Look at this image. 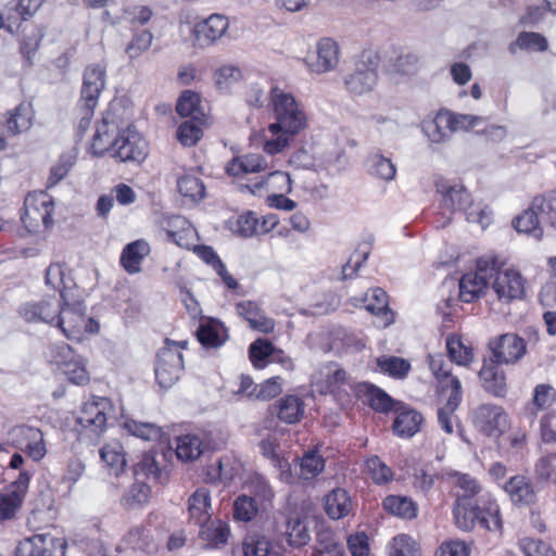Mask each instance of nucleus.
Instances as JSON below:
<instances>
[{"label": "nucleus", "instance_id": "nucleus-1", "mask_svg": "<svg viewBox=\"0 0 556 556\" xmlns=\"http://www.w3.org/2000/svg\"><path fill=\"white\" fill-rule=\"evenodd\" d=\"M459 486L471 495L458 496L453 504L452 514L456 528L464 532L475 531L477 528L489 532H501L503 520L500 505L494 498H473L480 491L479 484L469 475H462Z\"/></svg>", "mask_w": 556, "mask_h": 556}, {"label": "nucleus", "instance_id": "nucleus-2", "mask_svg": "<svg viewBox=\"0 0 556 556\" xmlns=\"http://www.w3.org/2000/svg\"><path fill=\"white\" fill-rule=\"evenodd\" d=\"M92 140L93 149L101 153L112 151L121 162L141 163L148 156V142L134 126H124L113 109L103 115Z\"/></svg>", "mask_w": 556, "mask_h": 556}, {"label": "nucleus", "instance_id": "nucleus-3", "mask_svg": "<svg viewBox=\"0 0 556 556\" xmlns=\"http://www.w3.org/2000/svg\"><path fill=\"white\" fill-rule=\"evenodd\" d=\"M308 127L304 104L291 92L280 90V152Z\"/></svg>", "mask_w": 556, "mask_h": 556}, {"label": "nucleus", "instance_id": "nucleus-4", "mask_svg": "<svg viewBox=\"0 0 556 556\" xmlns=\"http://www.w3.org/2000/svg\"><path fill=\"white\" fill-rule=\"evenodd\" d=\"M114 414V405L109 397L92 395L81 406L78 425L85 433H89L90 440H99L104 433L108 420Z\"/></svg>", "mask_w": 556, "mask_h": 556}, {"label": "nucleus", "instance_id": "nucleus-5", "mask_svg": "<svg viewBox=\"0 0 556 556\" xmlns=\"http://www.w3.org/2000/svg\"><path fill=\"white\" fill-rule=\"evenodd\" d=\"M379 64L380 58L376 52L363 51L354 71L344 78L346 89L354 94L371 91L378 81Z\"/></svg>", "mask_w": 556, "mask_h": 556}, {"label": "nucleus", "instance_id": "nucleus-6", "mask_svg": "<svg viewBox=\"0 0 556 556\" xmlns=\"http://www.w3.org/2000/svg\"><path fill=\"white\" fill-rule=\"evenodd\" d=\"M35 469H21L17 478L0 491V522L11 521L21 511Z\"/></svg>", "mask_w": 556, "mask_h": 556}, {"label": "nucleus", "instance_id": "nucleus-7", "mask_svg": "<svg viewBox=\"0 0 556 556\" xmlns=\"http://www.w3.org/2000/svg\"><path fill=\"white\" fill-rule=\"evenodd\" d=\"M166 345L156 354L154 374L156 382L163 389L172 388L184 370V357L178 343L166 339Z\"/></svg>", "mask_w": 556, "mask_h": 556}, {"label": "nucleus", "instance_id": "nucleus-8", "mask_svg": "<svg viewBox=\"0 0 556 556\" xmlns=\"http://www.w3.org/2000/svg\"><path fill=\"white\" fill-rule=\"evenodd\" d=\"M86 305L81 300L71 301L62 291L61 308L55 326L70 340H80L84 334Z\"/></svg>", "mask_w": 556, "mask_h": 556}, {"label": "nucleus", "instance_id": "nucleus-9", "mask_svg": "<svg viewBox=\"0 0 556 556\" xmlns=\"http://www.w3.org/2000/svg\"><path fill=\"white\" fill-rule=\"evenodd\" d=\"M475 428L490 438L501 437L508 427V416L502 406L481 404L472 412Z\"/></svg>", "mask_w": 556, "mask_h": 556}, {"label": "nucleus", "instance_id": "nucleus-10", "mask_svg": "<svg viewBox=\"0 0 556 556\" xmlns=\"http://www.w3.org/2000/svg\"><path fill=\"white\" fill-rule=\"evenodd\" d=\"M491 361L497 364H515L527 352V343L522 337L514 332L503 333L489 342Z\"/></svg>", "mask_w": 556, "mask_h": 556}, {"label": "nucleus", "instance_id": "nucleus-11", "mask_svg": "<svg viewBox=\"0 0 556 556\" xmlns=\"http://www.w3.org/2000/svg\"><path fill=\"white\" fill-rule=\"evenodd\" d=\"M351 389L354 396L375 413L388 415L400 404L399 400L392 397L382 388L368 381L355 382Z\"/></svg>", "mask_w": 556, "mask_h": 556}, {"label": "nucleus", "instance_id": "nucleus-12", "mask_svg": "<svg viewBox=\"0 0 556 556\" xmlns=\"http://www.w3.org/2000/svg\"><path fill=\"white\" fill-rule=\"evenodd\" d=\"M66 543L49 534H37L20 542L15 556H64Z\"/></svg>", "mask_w": 556, "mask_h": 556}, {"label": "nucleus", "instance_id": "nucleus-13", "mask_svg": "<svg viewBox=\"0 0 556 556\" xmlns=\"http://www.w3.org/2000/svg\"><path fill=\"white\" fill-rule=\"evenodd\" d=\"M437 192L442 195V208L454 213L456 211L466 212L472 207L471 194L468 190L458 184H451L444 177L435 179Z\"/></svg>", "mask_w": 556, "mask_h": 556}, {"label": "nucleus", "instance_id": "nucleus-14", "mask_svg": "<svg viewBox=\"0 0 556 556\" xmlns=\"http://www.w3.org/2000/svg\"><path fill=\"white\" fill-rule=\"evenodd\" d=\"M61 300L55 295L37 302H27L20 307V315L28 323H46L55 326Z\"/></svg>", "mask_w": 556, "mask_h": 556}, {"label": "nucleus", "instance_id": "nucleus-15", "mask_svg": "<svg viewBox=\"0 0 556 556\" xmlns=\"http://www.w3.org/2000/svg\"><path fill=\"white\" fill-rule=\"evenodd\" d=\"M492 289L500 301L510 303L525 296V280L515 269L502 270L493 280Z\"/></svg>", "mask_w": 556, "mask_h": 556}, {"label": "nucleus", "instance_id": "nucleus-16", "mask_svg": "<svg viewBox=\"0 0 556 556\" xmlns=\"http://www.w3.org/2000/svg\"><path fill=\"white\" fill-rule=\"evenodd\" d=\"M392 413L395 414L392 430L396 437L409 439L419 432L425 420L420 412L400 401Z\"/></svg>", "mask_w": 556, "mask_h": 556}, {"label": "nucleus", "instance_id": "nucleus-17", "mask_svg": "<svg viewBox=\"0 0 556 556\" xmlns=\"http://www.w3.org/2000/svg\"><path fill=\"white\" fill-rule=\"evenodd\" d=\"M229 22L222 14H212L206 20L199 22L193 27L195 45L204 48L214 43L228 29Z\"/></svg>", "mask_w": 556, "mask_h": 556}, {"label": "nucleus", "instance_id": "nucleus-18", "mask_svg": "<svg viewBox=\"0 0 556 556\" xmlns=\"http://www.w3.org/2000/svg\"><path fill=\"white\" fill-rule=\"evenodd\" d=\"M104 65L92 64L85 68L79 102L98 105V99L105 86Z\"/></svg>", "mask_w": 556, "mask_h": 556}, {"label": "nucleus", "instance_id": "nucleus-19", "mask_svg": "<svg viewBox=\"0 0 556 556\" xmlns=\"http://www.w3.org/2000/svg\"><path fill=\"white\" fill-rule=\"evenodd\" d=\"M20 438V448L34 462L41 460L46 454V443L40 429L29 426H21L14 430Z\"/></svg>", "mask_w": 556, "mask_h": 556}, {"label": "nucleus", "instance_id": "nucleus-20", "mask_svg": "<svg viewBox=\"0 0 556 556\" xmlns=\"http://www.w3.org/2000/svg\"><path fill=\"white\" fill-rule=\"evenodd\" d=\"M502 364H497L491 358L484 359L483 366L479 371V378L482 381L483 389L495 397H505L507 393L506 377Z\"/></svg>", "mask_w": 556, "mask_h": 556}, {"label": "nucleus", "instance_id": "nucleus-21", "mask_svg": "<svg viewBox=\"0 0 556 556\" xmlns=\"http://www.w3.org/2000/svg\"><path fill=\"white\" fill-rule=\"evenodd\" d=\"M275 416H278V401L270 404L268 407V417L265 419V428L269 431L264 435L258 444L260 453L270 459L276 467L278 465V454L276 452L278 442V421L275 420Z\"/></svg>", "mask_w": 556, "mask_h": 556}, {"label": "nucleus", "instance_id": "nucleus-22", "mask_svg": "<svg viewBox=\"0 0 556 556\" xmlns=\"http://www.w3.org/2000/svg\"><path fill=\"white\" fill-rule=\"evenodd\" d=\"M237 313L243 317L254 330L268 333L275 328V320L267 317L253 301H241L236 305Z\"/></svg>", "mask_w": 556, "mask_h": 556}, {"label": "nucleus", "instance_id": "nucleus-23", "mask_svg": "<svg viewBox=\"0 0 556 556\" xmlns=\"http://www.w3.org/2000/svg\"><path fill=\"white\" fill-rule=\"evenodd\" d=\"M504 490L516 505L530 506L535 503L536 494L530 480L525 476H514L508 479Z\"/></svg>", "mask_w": 556, "mask_h": 556}, {"label": "nucleus", "instance_id": "nucleus-24", "mask_svg": "<svg viewBox=\"0 0 556 556\" xmlns=\"http://www.w3.org/2000/svg\"><path fill=\"white\" fill-rule=\"evenodd\" d=\"M352 500L343 488H334L324 497V508L329 518L339 520L349 515Z\"/></svg>", "mask_w": 556, "mask_h": 556}, {"label": "nucleus", "instance_id": "nucleus-25", "mask_svg": "<svg viewBox=\"0 0 556 556\" xmlns=\"http://www.w3.org/2000/svg\"><path fill=\"white\" fill-rule=\"evenodd\" d=\"M490 282L483 279L479 273L469 271L462 276L459 287V300L464 303H472L484 295Z\"/></svg>", "mask_w": 556, "mask_h": 556}, {"label": "nucleus", "instance_id": "nucleus-26", "mask_svg": "<svg viewBox=\"0 0 556 556\" xmlns=\"http://www.w3.org/2000/svg\"><path fill=\"white\" fill-rule=\"evenodd\" d=\"M150 253V245L144 240H136L125 245L121 254V265L130 274L141 271V262Z\"/></svg>", "mask_w": 556, "mask_h": 556}, {"label": "nucleus", "instance_id": "nucleus-27", "mask_svg": "<svg viewBox=\"0 0 556 556\" xmlns=\"http://www.w3.org/2000/svg\"><path fill=\"white\" fill-rule=\"evenodd\" d=\"M62 350L64 352L63 371L68 381L77 386L87 384L90 377L86 369L84 359L76 357L68 344H63Z\"/></svg>", "mask_w": 556, "mask_h": 556}, {"label": "nucleus", "instance_id": "nucleus-28", "mask_svg": "<svg viewBox=\"0 0 556 556\" xmlns=\"http://www.w3.org/2000/svg\"><path fill=\"white\" fill-rule=\"evenodd\" d=\"M543 223L539 210L534 207V200L529 208L517 215L513 220V227L517 232L531 235L533 238L540 240L543 237Z\"/></svg>", "mask_w": 556, "mask_h": 556}, {"label": "nucleus", "instance_id": "nucleus-29", "mask_svg": "<svg viewBox=\"0 0 556 556\" xmlns=\"http://www.w3.org/2000/svg\"><path fill=\"white\" fill-rule=\"evenodd\" d=\"M383 509L395 517L412 520L418 515V505L408 496L388 495L382 501Z\"/></svg>", "mask_w": 556, "mask_h": 556}, {"label": "nucleus", "instance_id": "nucleus-30", "mask_svg": "<svg viewBox=\"0 0 556 556\" xmlns=\"http://www.w3.org/2000/svg\"><path fill=\"white\" fill-rule=\"evenodd\" d=\"M211 495L210 492L204 489H198L188 500V511L190 519L195 525H203L211 520Z\"/></svg>", "mask_w": 556, "mask_h": 556}, {"label": "nucleus", "instance_id": "nucleus-31", "mask_svg": "<svg viewBox=\"0 0 556 556\" xmlns=\"http://www.w3.org/2000/svg\"><path fill=\"white\" fill-rule=\"evenodd\" d=\"M312 556H346L343 544L330 529H320L316 533V545Z\"/></svg>", "mask_w": 556, "mask_h": 556}, {"label": "nucleus", "instance_id": "nucleus-32", "mask_svg": "<svg viewBox=\"0 0 556 556\" xmlns=\"http://www.w3.org/2000/svg\"><path fill=\"white\" fill-rule=\"evenodd\" d=\"M225 329L222 324L210 320L208 323H202L197 329L198 341L206 349H217L222 346L227 339L224 333Z\"/></svg>", "mask_w": 556, "mask_h": 556}, {"label": "nucleus", "instance_id": "nucleus-33", "mask_svg": "<svg viewBox=\"0 0 556 556\" xmlns=\"http://www.w3.org/2000/svg\"><path fill=\"white\" fill-rule=\"evenodd\" d=\"M316 72H327L333 68L339 61V47L331 38H321L317 43Z\"/></svg>", "mask_w": 556, "mask_h": 556}, {"label": "nucleus", "instance_id": "nucleus-34", "mask_svg": "<svg viewBox=\"0 0 556 556\" xmlns=\"http://www.w3.org/2000/svg\"><path fill=\"white\" fill-rule=\"evenodd\" d=\"M100 457L108 466L111 475L118 477L125 471L127 462L123 453V446L119 443L105 444L100 450Z\"/></svg>", "mask_w": 556, "mask_h": 556}, {"label": "nucleus", "instance_id": "nucleus-35", "mask_svg": "<svg viewBox=\"0 0 556 556\" xmlns=\"http://www.w3.org/2000/svg\"><path fill=\"white\" fill-rule=\"evenodd\" d=\"M371 301L366 305V309L374 315L386 317L384 326L395 323V313L389 306V295L382 288L371 289Z\"/></svg>", "mask_w": 556, "mask_h": 556}, {"label": "nucleus", "instance_id": "nucleus-36", "mask_svg": "<svg viewBox=\"0 0 556 556\" xmlns=\"http://www.w3.org/2000/svg\"><path fill=\"white\" fill-rule=\"evenodd\" d=\"M263 169V157L260 154H247L232 159L226 166L230 176L258 173Z\"/></svg>", "mask_w": 556, "mask_h": 556}, {"label": "nucleus", "instance_id": "nucleus-37", "mask_svg": "<svg viewBox=\"0 0 556 556\" xmlns=\"http://www.w3.org/2000/svg\"><path fill=\"white\" fill-rule=\"evenodd\" d=\"M125 542L132 549L146 553H152L156 549V543L152 536L151 530L143 526L131 528L125 536Z\"/></svg>", "mask_w": 556, "mask_h": 556}, {"label": "nucleus", "instance_id": "nucleus-38", "mask_svg": "<svg viewBox=\"0 0 556 556\" xmlns=\"http://www.w3.org/2000/svg\"><path fill=\"white\" fill-rule=\"evenodd\" d=\"M377 366L380 371L394 379H404L412 366L410 363L399 356L383 355L377 358Z\"/></svg>", "mask_w": 556, "mask_h": 556}, {"label": "nucleus", "instance_id": "nucleus-39", "mask_svg": "<svg viewBox=\"0 0 556 556\" xmlns=\"http://www.w3.org/2000/svg\"><path fill=\"white\" fill-rule=\"evenodd\" d=\"M129 434L144 441H157L162 437V428L153 422L137 421L131 418H125L122 424Z\"/></svg>", "mask_w": 556, "mask_h": 556}, {"label": "nucleus", "instance_id": "nucleus-40", "mask_svg": "<svg viewBox=\"0 0 556 556\" xmlns=\"http://www.w3.org/2000/svg\"><path fill=\"white\" fill-rule=\"evenodd\" d=\"M199 527L201 539L207 541L212 546L217 547L227 543L230 530L226 522L216 520L199 525Z\"/></svg>", "mask_w": 556, "mask_h": 556}, {"label": "nucleus", "instance_id": "nucleus-41", "mask_svg": "<svg viewBox=\"0 0 556 556\" xmlns=\"http://www.w3.org/2000/svg\"><path fill=\"white\" fill-rule=\"evenodd\" d=\"M304 414V402L298 395L280 397V422L296 424Z\"/></svg>", "mask_w": 556, "mask_h": 556}, {"label": "nucleus", "instance_id": "nucleus-42", "mask_svg": "<svg viewBox=\"0 0 556 556\" xmlns=\"http://www.w3.org/2000/svg\"><path fill=\"white\" fill-rule=\"evenodd\" d=\"M368 173L377 178L383 180H392L395 177L396 168L395 165L389 157L380 153H372L367 157L366 161Z\"/></svg>", "mask_w": 556, "mask_h": 556}, {"label": "nucleus", "instance_id": "nucleus-43", "mask_svg": "<svg viewBox=\"0 0 556 556\" xmlns=\"http://www.w3.org/2000/svg\"><path fill=\"white\" fill-rule=\"evenodd\" d=\"M203 453L202 441L198 435L186 434L177 438L176 455L179 459L193 462Z\"/></svg>", "mask_w": 556, "mask_h": 556}, {"label": "nucleus", "instance_id": "nucleus-44", "mask_svg": "<svg viewBox=\"0 0 556 556\" xmlns=\"http://www.w3.org/2000/svg\"><path fill=\"white\" fill-rule=\"evenodd\" d=\"M285 536L287 543L295 548L306 545L311 539L304 520L299 516L286 521Z\"/></svg>", "mask_w": 556, "mask_h": 556}, {"label": "nucleus", "instance_id": "nucleus-45", "mask_svg": "<svg viewBox=\"0 0 556 556\" xmlns=\"http://www.w3.org/2000/svg\"><path fill=\"white\" fill-rule=\"evenodd\" d=\"M275 346L264 338L253 341L248 350L249 358L252 365L257 369H263L269 364V357L274 354Z\"/></svg>", "mask_w": 556, "mask_h": 556}, {"label": "nucleus", "instance_id": "nucleus-46", "mask_svg": "<svg viewBox=\"0 0 556 556\" xmlns=\"http://www.w3.org/2000/svg\"><path fill=\"white\" fill-rule=\"evenodd\" d=\"M24 227L29 232L38 231L40 225L50 228L53 225V217L49 212H41L36 207L24 205V213L21 215Z\"/></svg>", "mask_w": 556, "mask_h": 556}, {"label": "nucleus", "instance_id": "nucleus-47", "mask_svg": "<svg viewBox=\"0 0 556 556\" xmlns=\"http://www.w3.org/2000/svg\"><path fill=\"white\" fill-rule=\"evenodd\" d=\"M446 352L450 361L466 366L472 361V349L463 343L462 339L450 336L446 340Z\"/></svg>", "mask_w": 556, "mask_h": 556}, {"label": "nucleus", "instance_id": "nucleus-48", "mask_svg": "<svg viewBox=\"0 0 556 556\" xmlns=\"http://www.w3.org/2000/svg\"><path fill=\"white\" fill-rule=\"evenodd\" d=\"M445 129L447 128L443 110L438 112L434 118L421 123L424 135L433 143H441L448 137Z\"/></svg>", "mask_w": 556, "mask_h": 556}, {"label": "nucleus", "instance_id": "nucleus-49", "mask_svg": "<svg viewBox=\"0 0 556 556\" xmlns=\"http://www.w3.org/2000/svg\"><path fill=\"white\" fill-rule=\"evenodd\" d=\"M534 207L539 210L543 223L556 229V191H549L534 199Z\"/></svg>", "mask_w": 556, "mask_h": 556}, {"label": "nucleus", "instance_id": "nucleus-50", "mask_svg": "<svg viewBox=\"0 0 556 556\" xmlns=\"http://www.w3.org/2000/svg\"><path fill=\"white\" fill-rule=\"evenodd\" d=\"M445 115L446 128L451 131L457 130H470L479 125L483 118L477 115L452 113L447 110H443Z\"/></svg>", "mask_w": 556, "mask_h": 556}, {"label": "nucleus", "instance_id": "nucleus-51", "mask_svg": "<svg viewBox=\"0 0 556 556\" xmlns=\"http://www.w3.org/2000/svg\"><path fill=\"white\" fill-rule=\"evenodd\" d=\"M177 188L182 197L190 198L192 201H200L205 195L203 181L193 175L180 177L177 181Z\"/></svg>", "mask_w": 556, "mask_h": 556}, {"label": "nucleus", "instance_id": "nucleus-52", "mask_svg": "<svg viewBox=\"0 0 556 556\" xmlns=\"http://www.w3.org/2000/svg\"><path fill=\"white\" fill-rule=\"evenodd\" d=\"M151 489L147 483H134L121 498V504L125 508H136L146 504L149 500Z\"/></svg>", "mask_w": 556, "mask_h": 556}, {"label": "nucleus", "instance_id": "nucleus-53", "mask_svg": "<svg viewBox=\"0 0 556 556\" xmlns=\"http://www.w3.org/2000/svg\"><path fill=\"white\" fill-rule=\"evenodd\" d=\"M31 126V117L27 106L24 104L17 105L7 119L5 127L9 134L17 135Z\"/></svg>", "mask_w": 556, "mask_h": 556}, {"label": "nucleus", "instance_id": "nucleus-54", "mask_svg": "<svg viewBox=\"0 0 556 556\" xmlns=\"http://www.w3.org/2000/svg\"><path fill=\"white\" fill-rule=\"evenodd\" d=\"M258 511L255 500L249 495L241 494L233 502V518L237 521L249 522Z\"/></svg>", "mask_w": 556, "mask_h": 556}, {"label": "nucleus", "instance_id": "nucleus-55", "mask_svg": "<svg viewBox=\"0 0 556 556\" xmlns=\"http://www.w3.org/2000/svg\"><path fill=\"white\" fill-rule=\"evenodd\" d=\"M270 108L276 117V122L269 124L268 130L273 134L271 139H265L264 151L267 154L275 155L278 153V87L270 88Z\"/></svg>", "mask_w": 556, "mask_h": 556}, {"label": "nucleus", "instance_id": "nucleus-56", "mask_svg": "<svg viewBox=\"0 0 556 556\" xmlns=\"http://www.w3.org/2000/svg\"><path fill=\"white\" fill-rule=\"evenodd\" d=\"M301 475L305 479L315 478L325 469V459L317 451H308L300 463Z\"/></svg>", "mask_w": 556, "mask_h": 556}, {"label": "nucleus", "instance_id": "nucleus-57", "mask_svg": "<svg viewBox=\"0 0 556 556\" xmlns=\"http://www.w3.org/2000/svg\"><path fill=\"white\" fill-rule=\"evenodd\" d=\"M46 283L60 292V300H62V291L71 288V279H66L65 270L61 264H51L46 270Z\"/></svg>", "mask_w": 556, "mask_h": 556}, {"label": "nucleus", "instance_id": "nucleus-58", "mask_svg": "<svg viewBox=\"0 0 556 556\" xmlns=\"http://www.w3.org/2000/svg\"><path fill=\"white\" fill-rule=\"evenodd\" d=\"M200 109V96L195 91L185 90L178 98L176 104V112L182 117L193 116L199 112Z\"/></svg>", "mask_w": 556, "mask_h": 556}, {"label": "nucleus", "instance_id": "nucleus-59", "mask_svg": "<svg viewBox=\"0 0 556 556\" xmlns=\"http://www.w3.org/2000/svg\"><path fill=\"white\" fill-rule=\"evenodd\" d=\"M504 263L496 255H484L477 260L476 271L483 276V279L490 282L496 275L502 273Z\"/></svg>", "mask_w": 556, "mask_h": 556}, {"label": "nucleus", "instance_id": "nucleus-60", "mask_svg": "<svg viewBox=\"0 0 556 556\" xmlns=\"http://www.w3.org/2000/svg\"><path fill=\"white\" fill-rule=\"evenodd\" d=\"M75 164V156L68 153L62 154L56 164L50 169V176L48 179V188L55 186L60 182L70 172Z\"/></svg>", "mask_w": 556, "mask_h": 556}, {"label": "nucleus", "instance_id": "nucleus-61", "mask_svg": "<svg viewBox=\"0 0 556 556\" xmlns=\"http://www.w3.org/2000/svg\"><path fill=\"white\" fill-rule=\"evenodd\" d=\"M271 544L266 536H249L243 542L244 556H269Z\"/></svg>", "mask_w": 556, "mask_h": 556}, {"label": "nucleus", "instance_id": "nucleus-62", "mask_svg": "<svg viewBox=\"0 0 556 556\" xmlns=\"http://www.w3.org/2000/svg\"><path fill=\"white\" fill-rule=\"evenodd\" d=\"M202 135V129L191 121L181 123L177 129V139L185 147L197 144Z\"/></svg>", "mask_w": 556, "mask_h": 556}, {"label": "nucleus", "instance_id": "nucleus-63", "mask_svg": "<svg viewBox=\"0 0 556 556\" xmlns=\"http://www.w3.org/2000/svg\"><path fill=\"white\" fill-rule=\"evenodd\" d=\"M368 470L370 471L371 479L378 483H388L393 479V472L378 456H372L367 462Z\"/></svg>", "mask_w": 556, "mask_h": 556}, {"label": "nucleus", "instance_id": "nucleus-64", "mask_svg": "<svg viewBox=\"0 0 556 556\" xmlns=\"http://www.w3.org/2000/svg\"><path fill=\"white\" fill-rule=\"evenodd\" d=\"M391 556H420V548L409 535L401 534L394 538V551Z\"/></svg>", "mask_w": 556, "mask_h": 556}]
</instances>
